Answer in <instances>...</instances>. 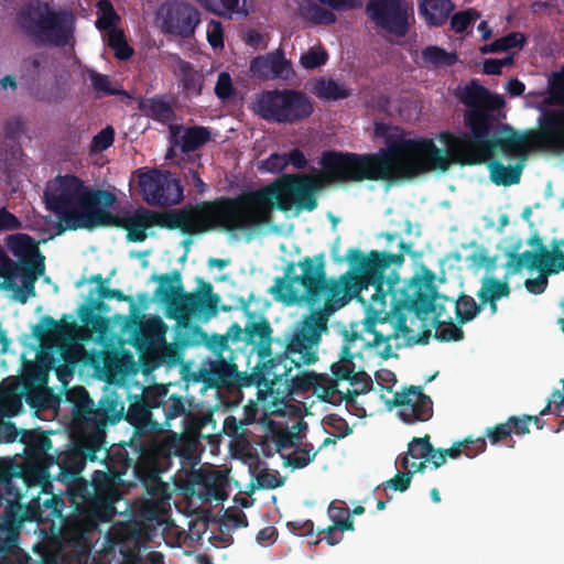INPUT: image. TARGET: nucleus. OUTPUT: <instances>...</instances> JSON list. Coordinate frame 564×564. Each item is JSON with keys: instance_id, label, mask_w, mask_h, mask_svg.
<instances>
[{"instance_id": "nucleus-38", "label": "nucleus", "mask_w": 564, "mask_h": 564, "mask_svg": "<svg viewBox=\"0 0 564 564\" xmlns=\"http://www.w3.org/2000/svg\"><path fill=\"white\" fill-rule=\"evenodd\" d=\"M455 304V315L459 324H466L475 319L482 311L484 304L477 303L471 295L462 293Z\"/></svg>"}, {"instance_id": "nucleus-12", "label": "nucleus", "mask_w": 564, "mask_h": 564, "mask_svg": "<svg viewBox=\"0 0 564 564\" xmlns=\"http://www.w3.org/2000/svg\"><path fill=\"white\" fill-rule=\"evenodd\" d=\"M20 29L34 43L65 47L74 39L75 17L68 10H55L47 1L30 0L17 14Z\"/></svg>"}, {"instance_id": "nucleus-29", "label": "nucleus", "mask_w": 564, "mask_h": 564, "mask_svg": "<svg viewBox=\"0 0 564 564\" xmlns=\"http://www.w3.org/2000/svg\"><path fill=\"white\" fill-rule=\"evenodd\" d=\"M238 376V367L232 361V355L212 361L207 371V380L209 384L214 387H228L234 384Z\"/></svg>"}, {"instance_id": "nucleus-36", "label": "nucleus", "mask_w": 564, "mask_h": 564, "mask_svg": "<svg viewBox=\"0 0 564 564\" xmlns=\"http://www.w3.org/2000/svg\"><path fill=\"white\" fill-rule=\"evenodd\" d=\"M352 389H347L345 394H341L340 401H346L347 404H355L356 397L366 394L373 388L371 377L364 370L356 371L351 378L347 380Z\"/></svg>"}, {"instance_id": "nucleus-46", "label": "nucleus", "mask_w": 564, "mask_h": 564, "mask_svg": "<svg viewBox=\"0 0 564 564\" xmlns=\"http://www.w3.org/2000/svg\"><path fill=\"white\" fill-rule=\"evenodd\" d=\"M562 390L554 389L547 400V403L543 410L540 411L539 415H529L531 422L534 423L538 430H542L545 425V422L541 419L551 412L552 405H554V412L560 414L562 409L564 408V379L561 380Z\"/></svg>"}, {"instance_id": "nucleus-25", "label": "nucleus", "mask_w": 564, "mask_h": 564, "mask_svg": "<svg viewBox=\"0 0 564 564\" xmlns=\"http://www.w3.org/2000/svg\"><path fill=\"white\" fill-rule=\"evenodd\" d=\"M202 338L205 341L206 347L216 356L217 358L226 357L225 352L229 351V355H232L234 351L230 349L227 337L220 334H213L208 336L206 333L202 330L200 333H193L191 330H185L177 326L175 341L181 347H188L199 341Z\"/></svg>"}, {"instance_id": "nucleus-39", "label": "nucleus", "mask_w": 564, "mask_h": 564, "mask_svg": "<svg viewBox=\"0 0 564 564\" xmlns=\"http://www.w3.org/2000/svg\"><path fill=\"white\" fill-rule=\"evenodd\" d=\"M440 300H443L444 302L449 301V299L447 296H442L438 294V297L435 303L444 305L443 302H438ZM444 312H445V306H443L441 317L440 318L435 317V319L440 324H445L444 326L436 329L435 338L438 339L440 341H459V340H462L464 338L463 329L458 325L453 323V319L451 316H447V322L442 321Z\"/></svg>"}, {"instance_id": "nucleus-48", "label": "nucleus", "mask_w": 564, "mask_h": 564, "mask_svg": "<svg viewBox=\"0 0 564 564\" xmlns=\"http://www.w3.org/2000/svg\"><path fill=\"white\" fill-rule=\"evenodd\" d=\"M327 513L329 519L333 521L334 528L348 531L355 530L354 521L350 517V510L348 507L344 506V502L336 503V501H332L328 506Z\"/></svg>"}, {"instance_id": "nucleus-9", "label": "nucleus", "mask_w": 564, "mask_h": 564, "mask_svg": "<svg viewBox=\"0 0 564 564\" xmlns=\"http://www.w3.org/2000/svg\"><path fill=\"white\" fill-rule=\"evenodd\" d=\"M151 280L159 283L154 291V299L165 304L166 317L176 321V326L200 333L199 326L191 324L193 317L208 321L218 313L220 297L213 292V285L199 279V291L185 292L182 275L178 270L171 273L153 274Z\"/></svg>"}, {"instance_id": "nucleus-59", "label": "nucleus", "mask_w": 564, "mask_h": 564, "mask_svg": "<svg viewBox=\"0 0 564 564\" xmlns=\"http://www.w3.org/2000/svg\"><path fill=\"white\" fill-rule=\"evenodd\" d=\"M25 132V121L20 117H13L6 121L3 126V138L6 141L18 143L21 135Z\"/></svg>"}, {"instance_id": "nucleus-18", "label": "nucleus", "mask_w": 564, "mask_h": 564, "mask_svg": "<svg viewBox=\"0 0 564 564\" xmlns=\"http://www.w3.org/2000/svg\"><path fill=\"white\" fill-rule=\"evenodd\" d=\"M366 13L379 29L403 37L409 32V17L402 0H368Z\"/></svg>"}, {"instance_id": "nucleus-58", "label": "nucleus", "mask_w": 564, "mask_h": 564, "mask_svg": "<svg viewBox=\"0 0 564 564\" xmlns=\"http://www.w3.org/2000/svg\"><path fill=\"white\" fill-rule=\"evenodd\" d=\"M328 54L325 48L310 50L300 58L301 65L305 69H315L327 63Z\"/></svg>"}, {"instance_id": "nucleus-2", "label": "nucleus", "mask_w": 564, "mask_h": 564, "mask_svg": "<svg viewBox=\"0 0 564 564\" xmlns=\"http://www.w3.org/2000/svg\"><path fill=\"white\" fill-rule=\"evenodd\" d=\"M411 252V245L400 241L399 252L371 250L365 254L358 248H349L346 260L355 270L356 284L348 290L347 304L356 297L366 307L361 332L371 334V340L364 339L368 347L384 345L379 352L384 360L393 355L391 339L403 337L405 345L427 343L415 339L413 330L406 325L408 313L417 317L434 314L440 318L443 305L436 304L438 297L434 284L435 274L424 269L410 280H400L397 269L404 263V253Z\"/></svg>"}, {"instance_id": "nucleus-28", "label": "nucleus", "mask_w": 564, "mask_h": 564, "mask_svg": "<svg viewBox=\"0 0 564 564\" xmlns=\"http://www.w3.org/2000/svg\"><path fill=\"white\" fill-rule=\"evenodd\" d=\"M66 317L67 315H64L62 321H56L50 315L41 317L40 322L32 329V334L37 339L41 347H51L55 340L66 336L69 328Z\"/></svg>"}, {"instance_id": "nucleus-31", "label": "nucleus", "mask_w": 564, "mask_h": 564, "mask_svg": "<svg viewBox=\"0 0 564 564\" xmlns=\"http://www.w3.org/2000/svg\"><path fill=\"white\" fill-rule=\"evenodd\" d=\"M455 6L452 0H420L419 10L430 26H442L448 20Z\"/></svg>"}, {"instance_id": "nucleus-53", "label": "nucleus", "mask_w": 564, "mask_h": 564, "mask_svg": "<svg viewBox=\"0 0 564 564\" xmlns=\"http://www.w3.org/2000/svg\"><path fill=\"white\" fill-rule=\"evenodd\" d=\"M88 77L91 83L93 89L100 96H117L121 91L111 86V80L108 75L100 74L94 69L88 70Z\"/></svg>"}, {"instance_id": "nucleus-15", "label": "nucleus", "mask_w": 564, "mask_h": 564, "mask_svg": "<svg viewBox=\"0 0 564 564\" xmlns=\"http://www.w3.org/2000/svg\"><path fill=\"white\" fill-rule=\"evenodd\" d=\"M51 469V462L24 459L22 464L0 469V486L25 495L33 487L45 488L54 478Z\"/></svg>"}, {"instance_id": "nucleus-55", "label": "nucleus", "mask_w": 564, "mask_h": 564, "mask_svg": "<svg viewBox=\"0 0 564 564\" xmlns=\"http://www.w3.org/2000/svg\"><path fill=\"white\" fill-rule=\"evenodd\" d=\"M98 9L101 11V15L97 19V28L99 30L112 29L115 23L119 20L112 3L109 0H100L98 2Z\"/></svg>"}, {"instance_id": "nucleus-7", "label": "nucleus", "mask_w": 564, "mask_h": 564, "mask_svg": "<svg viewBox=\"0 0 564 564\" xmlns=\"http://www.w3.org/2000/svg\"><path fill=\"white\" fill-rule=\"evenodd\" d=\"M171 384L145 387L135 397L123 417L133 426L139 436H159L171 431L173 422L181 419V433L198 436L207 417L193 412V398L170 391Z\"/></svg>"}, {"instance_id": "nucleus-27", "label": "nucleus", "mask_w": 564, "mask_h": 564, "mask_svg": "<svg viewBox=\"0 0 564 564\" xmlns=\"http://www.w3.org/2000/svg\"><path fill=\"white\" fill-rule=\"evenodd\" d=\"M433 452V445L430 435L423 437H413L408 444V452L401 458V467L403 469H412L422 473L426 468V457Z\"/></svg>"}, {"instance_id": "nucleus-5", "label": "nucleus", "mask_w": 564, "mask_h": 564, "mask_svg": "<svg viewBox=\"0 0 564 564\" xmlns=\"http://www.w3.org/2000/svg\"><path fill=\"white\" fill-rule=\"evenodd\" d=\"M123 415L124 404L115 391H105L96 403L88 391L82 388L73 408L78 438L73 448L64 452L58 458L53 457L51 462L52 468H56L54 478L69 485V497L76 516L66 522L64 532L75 543L85 542L93 532L99 530L88 525L95 519L88 511V502H82V499L75 496L78 494L77 486L88 482L80 477V473L87 460H98V453L106 451V429L118 423Z\"/></svg>"}, {"instance_id": "nucleus-60", "label": "nucleus", "mask_w": 564, "mask_h": 564, "mask_svg": "<svg viewBox=\"0 0 564 564\" xmlns=\"http://www.w3.org/2000/svg\"><path fill=\"white\" fill-rule=\"evenodd\" d=\"M113 141L115 129L111 126H107L93 138L91 150L94 152H102L110 148Z\"/></svg>"}, {"instance_id": "nucleus-61", "label": "nucleus", "mask_w": 564, "mask_h": 564, "mask_svg": "<svg viewBox=\"0 0 564 564\" xmlns=\"http://www.w3.org/2000/svg\"><path fill=\"white\" fill-rule=\"evenodd\" d=\"M288 166L285 153H272L268 159L260 162L261 171L278 174L283 172Z\"/></svg>"}, {"instance_id": "nucleus-16", "label": "nucleus", "mask_w": 564, "mask_h": 564, "mask_svg": "<svg viewBox=\"0 0 564 564\" xmlns=\"http://www.w3.org/2000/svg\"><path fill=\"white\" fill-rule=\"evenodd\" d=\"M23 494L0 486V541L15 552L19 549V530L28 519L25 506L21 502Z\"/></svg>"}, {"instance_id": "nucleus-45", "label": "nucleus", "mask_w": 564, "mask_h": 564, "mask_svg": "<svg viewBox=\"0 0 564 564\" xmlns=\"http://www.w3.org/2000/svg\"><path fill=\"white\" fill-rule=\"evenodd\" d=\"M44 273V270L41 268L28 269V270H19V274L22 278V289L18 285L13 291L18 292V301L22 304H25L29 296L35 295V282L40 275Z\"/></svg>"}, {"instance_id": "nucleus-24", "label": "nucleus", "mask_w": 564, "mask_h": 564, "mask_svg": "<svg viewBox=\"0 0 564 564\" xmlns=\"http://www.w3.org/2000/svg\"><path fill=\"white\" fill-rule=\"evenodd\" d=\"M250 67L253 73L271 78L289 79L293 73L291 62L282 51L253 58Z\"/></svg>"}, {"instance_id": "nucleus-43", "label": "nucleus", "mask_w": 564, "mask_h": 564, "mask_svg": "<svg viewBox=\"0 0 564 564\" xmlns=\"http://www.w3.org/2000/svg\"><path fill=\"white\" fill-rule=\"evenodd\" d=\"M531 243L539 245L541 249V263L543 264L544 269H547L549 272L555 273L558 271H564V252L558 249L557 243H553L554 248L552 251L546 250L539 237H535Z\"/></svg>"}, {"instance_id": "nucleus-4", "label": "nucleus", "mask_w": 564, "mask_h": 564, "mask_svg": "<svg viewBox=\"0 0 564 564\" xmlns=\"http://www.w3.org/2000/svg\"><path fill=\"white\" fill-rule=\"evenodd\" d=\"M355 270L339 278L327 276L325 253L305 256L297 263L291 261L282 276L269 289L273 299L286 306L300 305L310 312L294 324L289 352L297 358L312 356L313 349L328 330L329 317L347 304L348 290L356 284Z\"/></svg>"}, {"instance_id": "nucleus-56", "label": "nucleus", "mask_w": 564, "mask_h": 564, "mask_svg": "<svg viewBox=\"0 0 564 564\" xmlns=\"http://www.w3.org/2000/svg\"><path fill=\"white\" fill-rule=\"evenodd\" d=\"M316 454L317 452H313V445H310V449L297 447L286 457L285 464L294 469H301L313 462Z\"/></svg>"}, {"instance_id": "nucleus-6", "label": "nucleus", "mask_w": 564, "mask_h": 564, "mask_svg": "<svg viewBox=\"0 0 564 564\" xmlns=\"http://www.w3.org/2000/svg\"><path fill=\"white\" fill-rule=\"evenodd\" d=\"M97 219V228H122L127 230V239L132 242H143L148 237L147 229L153 226L170 230L178 229L191 236L212 230L232 232L225 196L196 204L189 203L182 208L164 212L139 207L133 213H124L123 216L104 208Z\"/></svg>"}, {"instance_id": "nucleus-62", "label": "nucleus", "mask_w": 564, "mask_h": 564, "mask_svg": "<svg viewBox=\"0 0 564 564\" xmlns=\"http://www.w3.org/2000/svg\"><path fill=\"white\" fill-rule=\"evenodd\" d=\"M31 556L24 552H15L0 541V564H29Z\"/></svg>"}, {"instance_id": "nucleus-20", "label": "nucleus", "mask_w": 564, "mask_h": 564, "mask_svg": "<svg viewBox=\"0 0 564 564\" xmlns=\"http://www.w3.org/2000/svg\"><path fill=\"white\" fill-rule=\"evenodd\" d=\"M166 467L163 462H158L151 452L140 453L134 465V476L143 485L150 499L164 502L170 499L167 486L161 479V474Z\"/></svg>"}, {"instance_id": "nucleus-32", "label": "nucleus", "mask_w": 564, "mask_h": 564, "mask_svg": "<svg viewBox=\"0 0 564 564\" xmlns=\"http://www.w3.org/2000/svg\"><path fill=\"white\" fill-rule=\"evenodd\" d=\"M151 452L155 455L158 462H163L166 467V460L172 456H182L184 454V435L172 432L159 445H141L140 453Z\"/></svg>"}, {"instance_id": "nucleus-21", "label": "nucleus", "mask_w": 564, "mask_h": 564, "mask_svg": "<svg viewBox=\"0 0 564 564\" xmlns=\"http://www.w3.org/2000/svg\"><path fill=\"white\" fill-rule=\"evenodd\" d=\"M322 339L316 344L314 347V360L308 361L306 364H297V362H291V359L281 360L279 364L281 367L285 368L286 373L281 376H278L272 381H268L265 383H261L260 387H265L271 389L274 384H276L280 381H284L285 383H291L293 389L307 392L310 390H314L315 392L319 391V381L324 380V376L316 375L314 372H307L302 371L297 372L295 375L292 373L293 369L299 370L300 368L304 366H310L315 364L318 360V347L321 345Z\"/></svg>"}, {"instance_id": "nucleus-41", "label": "nucleus", "mask_w": 564, "mask_h": 564, "mask_svg": "<svg viewBox=\"0 0 564 564\" xmlns=\"http://www.w3.org/2000/svg\"><path fill=\"white\" fill-rule=\"evenodd\" d=\"M176 75L186 93L200 94V77L189 62L178 57Z\"/></svg>"}, {"instance_id": "nucleus-11", "label": "nucleus", "mask_w": 564, "mask_h": 564, "mask_svg": "<svg viewBox=\"0 0 564 564\" xmlns=\"http://www.w3.org/2000/svg\"><path fill=\"white\" fill-rule=\"evenodd\" d=\"M107 470H96L90 482H83L77 486V497L88 502V511L95 518L88 525L99 528L100 523L110 522L117 514L116 502L122 498L120 485L122 477L132 468L137 460L129 457L126 448L106 451Z\"/></svg>"}, {"instance_id": "nucleus-17", "label": "nucleus", "mask_w": 564, "mask_h": 564, "mask_svg": "<svg viewBox=\"0 0 564 564\" xmlns=\"http://www.w3.org/2000/svg\"><path fill=\"white\" fill-rule=\"evenodd\" d=\"M161 29L165 34L189 39L200 22L199 11L191 3L173 0L163 3L158 10Z\"/></svg>"}, {"instance_id": "nucleus-40", "label": "nucleus", "mask_w": 564, "mask_h": 564, "mask_svg": "<svg viewBox=\"0 0 564 564\" xmlns=\"http://www.w3.org/2000/svg\"><path fill=\"white\" fill-rule=\"evenodd\" d=\"M543 104L545 106H564V66L549 76L547 97Z\"/></svg>"}, {"instance_id": "nucleus-63", "label": "nucleus", "mask_w": 564, "mask_h": 564, "mask_svg": "<svg viewBox=\"0 0 564 564\" xmlns=\"http://www.w3.org/2000/svg\"><path fill=\"white\" fill-rule=\"evenodd\" d=\"M406 473L399 471L393 478L384 481L381 486L383 489L392 488L395 491H405L409 489L412 480V475L415 473L411 468L405 469Z\"/></svg>"}, {"instance_id": "nucleus-14", "label": "nucleus", "mask_w": 564, "mask_h": 564, "mask_svg": "<svg viewBox=\"0 0 564 564\" xmlns=\"http://www.w3.org/2000/svg\"><path fill=\"white\" fill-rule=\"evenodd\" d=\"M143 199L151 206H173L184 198L181 180L170 171L152 170L139 176Z\"/></svg>"}, {"instance_id": "nucleus-23", "label": "nucleus", "mask_w": 564, "mask_h": 564, "mask_svg": "<svg viewBox=\"0 0 564 564\" xmlns=\"http://www.w3.org/2000/svg\"><path fill=\"white\" fill-rule=\"evenodd\" d=\"M9 251L18 259V271L34 268L45 270V258L34 238L26 234L10 235L6 239Z\"/></svg>"}, {"instance_id": "nucleus-10", "label": "nucleus", "mask_w": 564, "mask_h": 564, "mask_svg": "<svg viewBox=\"0 0 564 564\" xmlns=\"http://www.w3.org/2000/svg\"><path fill=\"white\" fill-rule=\"evenodd\" d=\"M272 333L273 329L270 322L265 317H261L258 322H248L243 328L238 323H234L224 334L227 337V343L229 340L234 343L246 341L248 345H252V351H256L258 362L252 368L250 381L257 387L272 381L278 376H281V373H286L285 368L279 365L281 360L291 359V362L297 364H306L314 360V354L308 357L297 358L299 355L293 356L289 352L292 333L285 336L283 350L273 352L272 345L276 343L282 346V341L280 339L274 340ZM313 350L314 348L310 351L314 352Z\"/></svg>"}, {"instance_id": "nucleus-42", "label": "nucleus", "mask_w": 564, "mask_h": 564, "mask_svg": "<svg viewBox=\"0 0 564 564\" xmlns=\"http://www.w3.org/2000/svg\"><path fill=\"white\" fill-rule=\"evenodd\" d=\"M354 354L350 350L349 345H344L339 354V360L330 366L334 378L338 380H348L356 372V366L354 362Z\"/></svg>"}, {"instance_id": "nucleus-26", "label": "nucleus", "mask_w": 564, "mask_h": 564, "mask_svg": "<svg viewBox=\"0 0 564 564\" xmlns=\"http://www.w3.org/2000/svg\"><path fill=\"white\" fill-rule=\"evenodd\" d=\"M20 442L24 444V459L52 462L48 455L52 448V441L44 432L22 430Z\"/></svg>"}, {"instance_id": "nucleus-30", "label": "nucleus", "mask_w": 564, "mask_h": 564, "mask_svg": "<svg viewBox=\"0 0 564 564\" xmlns=\"http://www.w3.org/2000/svg\"><path fill=\"white\" fill-rule=\"evenodd\" d=\"M25 394L24 382L13 381L0 387L1 416L11 417L23 410L22 400Z\"/></svg>"}, {"instance_id": "nucleus-52", "label": "nucleus", "mask_w": 564, "mask_h": 564, "mask_svg": "<svg viewBox=\"0 0 564 564\" xmlns=\"http://www.w3.org/2000/svg\"><path fill=\"white\" fill-rule=\"evenodd\" d=\"M42 507L43 509H40L39 512L34 514V519L37 522L53 521L55 518L62 517L64 501L59 497L53 496L44 501Z\"/></svg>"}, {"instance_id": "nucleus-47", "label": "nucleus", "mask_w": 564, "mask_h": 564, "mask_svg": "<svg viewBox=\"0 0 564 564\" xmlns=\"http://www.w3.org/2000/svg\"><path fill=\"white\" fill-rule=\"evenodd\" d=\"M301 10L303 17L315 24L329 25L335 23L337 20L336 14L333 11L314 2L302 6Z\"/></svg>"}, {"instance_id": "nucleus-57", "label": "nucleus", "mask_w": 564, "mask_h": 564, "mask_svg": "<svg viewBox=\"0 0 564 564\" xmlns=\"http://www.w3.org/2000/svg\"><path fill=\"white\" fill-rule=\"evenodd\" d=\"M479 18L475 9H468L452 15L451 26L456 33H464Z\"/></svg>"}, {"instance_id": "nucleus-50", "label": "nucleus", "mask_w": 564, "mask_h": 564, "mask_svg": "<svg viewBox=\"0 0 564 564\" xmlns=\"http://www.w3.org/2000/svg\"><path fill=\"white\" fill-rule=\"evenodd\" d=\"M0 276L4 279L2 284L6 290L17 288L18 263L11 260L0 247Z\"/></svg>"}, {"instance_id": "nucleus-34", "label": "nucleus", "mask_w": 564, "mask_h": 564, "mask_svg": "<svg viewBox=\"0 0 564 564\" xmlns=\"http://www.w3.org/2000/svg\"><path fill=\"white\" fill-rule=\"evenodd\" d=\"M313 94L324 100H339L348 98L351 90L333 78L321 77L314 84Z\"/></svg>"}, {"instance_id": "nucleus-19", "label": "nucleus", "mask_w": 564, "mask_h": 564, "mask_svg": "<svg viewBox=\"0 0 564 564\" xmlns=\"http://www.w3.org/2000/svg\"><path fill=\"white\" fill-rule=\"evenodd\" d=\"M392 404L399 408L398 414L405 424L426 422L433 416L432 399L422 392L421 387L410 386L395 392Z\"/></svg>"}, {"instance_id": "nucleus-35", "label": "nucleus", "mask_w": 564, "mask_h": 564, "mask_svg": "<svg viewBox=\"0 0 564 564\" xmlns=\"http://www.w3.org/2000/svg\"><path fill=\"white\" fill-rule=\"evenodd\" d=\"M210 140V131L206 127L193 126L184 129L177 143L184 153L194 152Z\"/></svg>"}, {"instance_id": "nucleus-3", "label": "nucleus", "mask_w": 564, "mask_h": 564, "mask_svg": "<svg viewBox=\"0 0 564 564\" xmlns=\"http://www.w3.org/2000/svg\"><path fill=\"white\" fill-rule=\"evenodd\" d=\"M459 100L466 106L464 122L469 132H442L440 139L446 149L438 148L429 138L409 139L419 148L415 154H409L410 165L417 172L415 177L435 171L446 172L453 163L462 166L486 163L494 184H518L522 165H505L494 159L497 151L511 158L525 155L529 147L525 135L500 122L496 112L503 106V99L474 79L464 87Z\"/></svg>"}, {"instance_id": "nucleus-49", "label": "nucleus", "mask_w": 564, "mask_h": 564, "mask_svg": "<svg viewBox=\"0 0 564 564\" xmlns=\"http://www.w3.org/2000/svg\"><path fill=\"white\" fill-rule=\"evenodd\" d=\"M422 58L425 63L434 66H452L456 63L457 55L456 53H448L440 46L430 45L422 51Z\"/></svg>"}, {"instance_id": "nucleus-22", "label": "nucleus", "mask_w": 564, "mask_h": 564, "mask_svg": "<svg viewBox=\"0 0 564 564\" xmlns=\"http://www.w3.org/2000/svg\"><path fill=\"white\" fill-rule=\"evenodd\" d=\"M536 141L555 151L564 150V109L540 107Z\"/></svg>"}, {"instance_id": "nucleus-51", "label": "nucleus", "mask_w": 564, "mask_h": 564, "mask_svg": "<svg viewBox=\"0 0 564 564\" xmlns=\"http://www.w3.org/2000/svg\"><path fill=\"white\" fill-rule=\"evenodd\" d=\"M164 324L159 318H152L142 324L137 334V340L143 345H150L153 340L163 336Z\"/></svg>"}, {"instance_id": "nucleus-44", "label": "nucleus", "mask_w": 564, "mask_h": 564, "mask_svg": "<svg viewBox=\"0 0 564 564\" xmlns=\"http://www.w3.org/2000/svg\"><path fill=\"white\" fill-rule=\"evenodd\" d=\"M525 43V36L519 32H511L502 37L495 40L492 43L481 47V52L486 53H498L509 51L511 48H522Z\"/></svg>"}, {"instance_id": "nucleus-33", "label": "nucleus", "mask_w": 564, "mask_h": 564, "mask_svg": "<svg viewBox=\"0 0 564 564\" xmlns=\"http://www.w3.org/2000/svg\"><path fill=\"white\" fill-rule=\"evenodd\" d=\"M511 293L510 285L507 281H501L494 276H486L481 281V286L477 292V296L484 306L487 301H499L508 297Z\"/></svg>"}, {"instance_id": "nucleus-8", "label": "nucleus", "mask_w": 564, "mask_h": 564, "mask_svg": "<svg viewBox=\"0 0 564 564\" xmlns=\"http://www.w3.org/2000/svg\"><path fill=\"white\" fill-rule=\"evenodd\" d=\"M46 208L58 216V232L97 228L99 214L111 208L117 196L106 189L90 188L76 175H59L44 191Z\"/></svg>"}, {"instance_id": "nucleus-13", "label": "nucleus", "mask_w": 564, "mask_h": 564, "mask_svg": "<svg viewBox=\"0 0 564 564\" xmlns=\"http://www.w3.org/2000/svg\"><path fill=\"white\" fill-rule=\"evenodd\" d=\"M254 111L268 122L293 124L307 119L314 108L305 93L285 88L262 91L256 99Z\"/></svg>"}, {"instance_id": "nucleus-64", "label": "nucleus", "mask_w": 564, "mask_h": 564, "mask_svg": "<svg viewBox=\"0 0 564 564\" xmlns=\"http://www.w3.org/2000/svg\"><path fill=\"white\" fill-rule=\"evenodd\" d=\"M24 399L32 409H43L46 401V392L34 388L31 383L24 382Z\"/></svg>"}, {"instance_id": "nucleus-54", "label": "nucleus", "mask_w": 564, "mask_h": 564, "mask_svg": "<svg viewBox=\"0 0 564 564\" xmlns=\"http://www.w3.org/2000/svg\"><path fill=\"white\" fill-rule=\"evenodd\" d=\"M108 44L115 51V55L118 59H129L133 54V50L128 45L123 33L119 30H113L110 32Z\"/></svg>"}, {"instance_id": "nucleus-37", "label": "nucleus", "mask_w": 564, "mask_h": 564, "mask_svg": "<svg viewBox=\"0 0 564 564\" xmlns=\"http://www.w3.org/2000/svg\"><path fill=\"white\" fill-rule=\"evenodd\" d=\"M141 109L148 117L161 123H170L175 118V112L172 106L160 97L147 100V102L142 105Z\"/></svg>"}, {"instance_id": "nucleus-1", "label": "nucleus", "mask_w": 564, "mask_h": 564, "mask_svg": "<svg viewBox=\"0 0 564 564\" xmlns=\"http://www.w3.org/2000/svg\"><path fill=\"white\" fill-rule=\"evenodd\" d=\"M387 147L376 153L358 154L328 150L322 153L323 173L282 174L272 183L237 197L226 198L232 232L256 229L272 221L274 208L289 212H313L317 208L316 193L332 183L383 181L394 184L415 178L409 154H415L416 142L403 135L389 137Z\"/></svg>"}]
</instances>
